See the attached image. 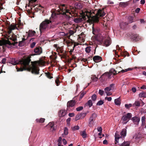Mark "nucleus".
Returning <instances> with one entry per match:
<instances>
[{
	"label": "nucleus",
	"instance_id": "41",
	"mask_svg": "<svg viewBox=\"0 0 146 146\" xmlns=\"http://www.w3.org/2000/svg\"><path fill=\"white\" fill-rule=\"evenodd\" d=\"M132 106V105L131 104H126L125 105V107L126 108H129L131 107Z\"/></svg>",
	"mask_w": 146,
	"mask_h": 146
},
{
	"label": "nucleus",
	"instance_id": "38",
	"mask_svg": "<svg viewBox=\"0 0 146 146\" xmlns=\"http://www.w3.org/2000/svg\"><path fill=\"white\" fill-rule=\"evenodd\" d=\"M96 95L95 94H94L92 96V99L93 101H95L96 100Z\"/></svg>",
	"mask_w": 146,
	"mask_h": 146
},
{
	"label": "nucleus",
	"instance_id": "2",
	"mask_svg": "<svg viewBox=\"0 0 146 146\" xmlns=\"http://www.w3.org/2000/svg\"><path fill=\"white\" fill-rule=\"evenodd\" d=\"M30 60V59L29 58L23 60L22 63L24 65V68L19 69L17 67H16L17 71H22L24 70L30 71L31 70V72L33 73L36 74H38L39 71L38 66L42 64V62L38 61L32 62L31 66H28Z\"/></svg>",
	"mask_w": 146,
	"mask_h": 146
},
{
	"label": "nucleus",
	"instance_id": "44",
	"mask_svg": "<svg viewBox=\"0 0 146 146\" xmlns=\"http://www.w3.org/2000/svg\"><path fill=\"white\" fill-rule=\"evenodd\" d=\"M83 109V107L82 106H80L76 108V110L78 111H80L82 110Z\"/></svg>",
	"mask_w": 146,
	"mask_h": 146
},
{
	"label": "nucleus",
	"instance_id": "23",
	"mask_svg": "<svg viewBox=\"0 0 146 146\" xmlns=\"http://www.w3.org/2000/svg\"><path fill=\"white\" fill-rule=\"evenodd\" d=\"M114 102L116 105L119 106L121 104V99L120 98L115 99L114 100Z\"/></svg>",
	"mask_w": 146,
	"mask_h": 146
},
{
	"label": "nucleus",
	"instance_id": "21",
	"mask_svg": "<svg viewBox=\"0 0 146 146\" xmlns=\"http://www.w3.org/2000/svg\"><path fill=\"white\" fill-rule=\"evenodd\" d=\"M93 105V102L91 100H89L85 104V106H88L89 107H91Z\"/></svg>",
	"mask_w": 146,
	"mask_h": 146
},
{
	"label": "nucleus",
	"instance_id": "17",
	"mask_svg": "<svg viewBox=\"0 0 146 146\" xmlns=\"http://www.w3.org/2000/svg\"><path fill=\"white\" fill-rule=\"evenodd\" d=\"M75 103L74 101L73 100L70 101L67 103V106L68 107H72L74 106L75 105Z\"/></svg>",
	"mask_w": 146,
	"mask_h": 146
},
{
	"label": "nucleus",
	"instance_id": "61",
	"mask_svg": "<svg viewBox=\"0 0 146 146\" xmlns=\"http://www.w3.org/2000/svg\"><path fill=\"white\" fill-rule=\"evenodd\" d=\"M103 143L104 144H106L108 143V141L106 140H105L103 141Z\"/></svg>",
	"mask_w": 146,
	"mask_h": 146
},
{
	"label": "nucleus",
	"instance_id": "48",
	"mask_svg": "<svg viewBox=\"0 0 146 146\" xmlns=\"http://www.w3.org/2000/svg\"><path fill=\"white\" fill-rule=\"evenodd\" d=\"M104 91L101 90H100L99 91V93L102 96L104 94Z\"/></svg>",
	"mask_w": 146,
	"mask_h": 146
},
{
	"label": "nucleus",
	"instance_id": "25",
	"mask_svg": "<svg viewBox=\"0 0 146 146\" xmlns=\"http://www.w3.org/2000/svg\"><path fill=\"white\" fill-rule=\"evenodd\" d=\"M133 69L132 68H129L127 69H125V70H122L120 71V70H118L119 71H117L118 73H119L120 72H121L122 73L127 72L128 71L131 70Z\"/></svg>",
	"mask_w": 146,
	"mask_h": 146
},
{
	"label": "nucleus",
	"instance_id": "45",
	"mask_svg": "<svg viewBox=\"0 0 146 146\" xmlns=\"http://www.w3.org/2000/svg\"><path fill=\"white\" fill-rule=\"evenodd\" d=\"M13 61H12L11 62V63L13 65H15L17 64L18 63L16 62L15 61V60L14 59H13Z\"/></svg>",
	"mask_w": 146,
	"mask_h": 146
},
{
	"label": "nucleus",
	"instance_id": "12",
	"mask_svg": "<svg viewBox=\"0 0 146 146\" xmlns=\"http://www.w3.org/2000/svg\"><path fill=\"white\" fill-rule=\"evenodd\" d=\"M93 60L96 62H100L102 60V58L100 56H96L93 57Z\"/></svg>",
	"mask_w": 146,
	"mask_h": 146
},
{
	"label": "nucleus",
	"instance_id": "36",
	"mask_svg": "<svg viewBox=\"0 0 146 146\" xmlns=\"http://www.w3.org/2000/svg\"><path fill=\"white\" fill-rule=\"evenodd\" d=\"M103 103V101L102 100H100L97 103L96 105L97 106H100L102 105Z\"/></svg>",
	"mask_w": 146,
	"mask_h": 146
},
{
	"label": "nucleus",
	"instance_id": "22",
	"mask_svg": "<svg viewBox=\"0 0 146 146\" xmlns=\"http://www.w3.org/2000/svg\"><path fill=\"white\" fill-rule=\"evenodd\" d=\"M57 15V14H56L55 12L52 13L51 17L50 18V21H51V22H52V19H54L56 17Z\"/></svg>",
	"mask_w": 146,
	"mask_h": 146
},
{
	"label": "nucleus",
	"instance_id": "1",
	"mask_svg": "<svg viewBox=\"0 0 146 146\" xmlns=\"http://www.w3.org/2000/svg\"><path fill=\"white\" fill-rule=\"evenodd\" d=\"M94 13L93 11H85L84 12H82V14L81 16V18H77L74 19V21L76 23H78L81 22L83 20H85L86 19V17L88 19V20L92 21L97 22L98 21L99 17H102L105 15V13L103 10L99 9L96 15L93 16L92 15V13Z\"/></svg>",
	"mask_w": 146,
	"mask_h": 146
},
{
	"label": "nucleus",
	"instance_id": "28",
	"mask_svg": "<svg viewBox=\"0 0 146 146\" xmlns=\"http://www.w3.org/2000/svg\"><path fill=\"white\" fill-rule=\"evenodd\" d=\"M117 71L115 70L113 68L111 69L110 71V72L109 73H110L111 74V75H112V74H113V75H115L116 74H117ZM112 77V76H111Z\"/></svg>",
	"mask_w": 146,
	"mask_h": 146
},
{
	"label": "nucleus",
	"instance_id": "46",
	"mask_svg": "<svg viewBox=\"0 0 146 146\" xmlns=\"http://www.w3.org/2000/svg\"><path fill=\"white\" fill-rule=\"evenodd\" d=\"M134 105L136 106H139L140 104L138 101H136L134 103Z\"/></svg>",
	"mask_w": 146,
	"mask_h": 146
},
{
	"label": "nucleus",
	"instance_id": "6",
	"mask_svg": "<svg viewBox=\"0 0 146 146\" xmlns=\"http://www.w3.org/2000/svg\"><path fill=\"white\" fill-rule=\"evenodd\" d=\"M132 116V114L130 113H128L126 115L123 116L121 118L123 124L127 123L131 117Z\"/></svg>",
	"mask_w": 146,
	"mask_h": 146
},
{
	"label": "nucleus",
	"instance_id": "34",
	"mask_svg": "<svg viewBox=\"0 0 146 146\" xmlns=\"http://www.w3.org/2000/svg\"><path fill=\"white\" fill-rule=\"evenodd\" d=\"M91 78L92 81L94 82L97 81L98 79L97 78L94 76H92Z\"/></svg>",
	"mask_w": 146,
	"mask_h": 146
},
{
	"label": "nucleus",
	"instance_id": "42",
	"mask_svg": "<svg viewBox=\"0 0 146 146\" xmlns=\"http://www.w3.org/2000/svg\"><path fill=\"white\" fill-rule=\"evenodd\" d=\"M45 74L46 76L49 79H51L52 78V77L51 76L50 74L49 73H45Z\"/></svg>",
	"mask_w": 146,
	"mask_h": 146
},
{
	"label": "nucleus",
	"instance_id": "43",
	"mask_svg": "<svg viewBox=\"0 0 146 146\" xmlns=\"http://www.w3.org/2000/svg\"><path fill=\"white\" fill-rule=\"evenodd\" d=\"M72 129L74 130H78L79 129V127L78 125L75 126L72 128Z\"/></svg>",
	"mask_w": 146,
	"mask_h": 146
},
{
	"label": "nucleus",
	"instance_id": "9",
	"mask_svg": "<svg viewBox=\"0 0 146 146\" xmlns=\"http://www.w3.org/2000/svg\"><path fill=\"white\" fill-rule=\"evenodd\" d=\"M17 28L16 26L14 25H11L8 26L7 27V31L9 34H10L12 30Z\"/></svg>",
	"mask_w": 146,
	"mask_h": 146
},
{
	"label": "nucleus",
	"instance_id": "4",
	"mask_svg": "<svg viewBox=\"0 0 146 146\" xmlns=\"http://www.w3.org/2000/svg\"><path fill=\"white\" fill-rule=\"evenodd\" d=\"M48 20H45L40 25L39 30L41 33L48 30L50 28L49 24L51 23Z\"/></svg>",
	"mask_w": 146,
	"mask_h": 146
},
{
	"label": "nucleus",
	"instance_id": "54",
	"mask_svg": "<svg viewBox=\"0 0 146 146\" xmlns=\"http://www.w3.org/2000/svg\"><path fill=\"white\" fill-rule=\"evenodd\" d=\"M6 59L5 58H4L2 60V63L3 64H5L6 62Z\"/></svg>",
	"mask_w": 146,
	"mask_h": 146
},
{
	"label": "nucleus",
	"instance_id": "15",
	"mask_svg": "<svg viewBox=\"0 0 146 146\" xmlns=\"http://www.w3.org/2000/svg\"><path fill=\"white\" fill-rule=\"evenodd\" d=\"M121 137V136H120L119 134V133L118 132H116L115 135V141L116 142L115 143L118 142L119 139Z\"/></svg>",
	"mask_w": 146,
	"mask_h": 146
},
{
	"label": "nucleus",
	"instance_id": "56",
	"mask_svg": "<svg viewBox=\"0 0 146 146\" xmlns=\"http://www.w3.org/2000/svg\"><path fill=\"white\" fill-rule=\"evenodd\" d=\"M132 90L133 92L135 93L136 92V88H132Z\"/></svg>",
	"mask_w": 146,
	"mask_h": 146
},
{
	"label": "nucleus",
	"instance_id": "64",
	"mask_svg": "<svg viewBox=\"0 0 146 146\" xmlns=\"http://www.w3.org/2000/svg\"><path fill=\"white\" fill-rule=\"evenodd\" d=\"M70 118H68V119H67V122L68 123L70 122Z\"/></svg>",
	"mask_w": 146,
	"mask_h": 146
},
{
	"label": "nucleus",
	"instance_id": "39",
	"mask_svg": "<svg viewBox=\"0 0 146 146\" xmlns=\"http://www.w3.org/2000/svg\"><path fill=\"white\" fill-rule=\"evenodd\" d=\"M76 32V31H74V30H69V33L70 35H72Z\"/></svg>",
	"mask_w": 146,
	"mask_h": 146
},
{
	"label": "nucleus",
	"instance_id": "52",
	"mask_svg": "<svg viewBox=\"0 0 146 146\" xmlns=\"http://www.w3.org/2000/svg\"><path fill=\"white\" fill-rule=\"evenodd\" d=\"M36 43L35 42H33L31 45V48H33L35 46Z\"/></svg>",
	"mask_w": 146,
	"mask_h": 146
},
{
	"label": "nucleus",
	"instance_id": "40",
	"mask_svg": "<svg viewBox=\"0 0 146 146\" xmlns=\"http://www.w3.org/2000/svg\"><path fill=\"white\" fill-rule=\"evenodd\" d=\"M145 118L144 116H143L141 118V121L142 122V124L144 125L145 123Z\"/></svg>",
	"mask_w": 146,
	"mask_h": 146
},
{
	"label": "nucleus",
	"instance_id": "16",
	"mask_svg": "<svg viewBox=\"0 0 146 146\" xmlns=\"http://www.w3.org/2000/svg\"><path fill=\"white\" fill-rule=\"evenodd\" d=\"M34 52L36 54H40L42 53V49L41 48L36 47L34 50Z\"/></svg>",
	"mask_w": 146,
	"mask_h": 146
},
{
	"label": "nucleus",
	"instance_id": "53",
	"mask_svg": "<svg viewBox=\"0 0 146 146\" xmlns=\"http://www.w3.org/2000/svg\"><path fill=\"white\" fill-rule=\"evenodd\" d=\"M140 88L142 89H146V86L145 85H143Z\"/></svg>",
	"mask_w": 146,
	"mask_h": 146
},
{
	"label": "nucleus",
	"instance_id": "20",
	"mask_svg": "<svg viewBox=\"0 0 146 146\" xmlns=\"http://www.w3.org/2000/svg\"><path fill=\"white\" fill-rule=\"evenodd\" d=\"M66 114V112L65 110H61L58 113V115L60 117L64 116Z\"/></svg>",
	"mask_w": 146,
	"mask_h": 146
},
{
	"label": "nucleus",
	"instance_id": "55",
	"mask_svg": "<svg viewBox=\"0 0 146 146\" xmlns=\"http://www.w3.org/2000/svg\"><path fill=\"white\" fill-rule=\"evenodd\" d=\"M106 94L107 96H109L111 95L112 94V93L110 92H108L107 93H106Z\"/></svg>",
	"mask_w": 146,
	"mask_h": 146
},
{
	"label": "nucleus",
	"instance_id": "58",
	"mask_svg": "<svg viewBox=\"0 0 146 146\" xmlns=\"http://www.w3.org/2000/svg\"><path fill=\"white\" fill-rule=\"evenodd\" d=\"M69 115L70 117H72L74 115V114L73 113H70L69 114Z\"/></svg>",
	"mask_w": 146,
	"mask_h": 146
},
{
	"label": "nucleus",
	"instance_id": "3",
	"mask_svg": "<svg viewBox=\"0 0 146 146\" xmlns=\"http://www.w3.org/2000/svg\"><path fill=\"white\" fill-rule=\"evenodd\" d=\"M99 29L98 28H95L93 27L92 32L93 34L95 35L96 39L98 41L101 42L103 41L105 38V35L102 36L99 33Z\"/></svg>",
	"mask_w": 146,
	"mask_h": 146
},
{
	"label": "nucleus",
	"instance_id": "13",
	"mask_svg": "<svg viewBox=\"0 0 146 146\" xmlns=\"http://www.w3.org/2000/svg\"><path fill=\"white\" fill-rule=\"evenodd\" d=\"M68 134V129L66 127H65L64 129L63 133L62 134V136L63 137H66Z\"/></svg>",
	"mask_w": 146,
	"mask_h": 146
},
{
	"label": "nucleus",
	"instance_id": "33",
	"mask_svg": "<svg viewBox=\"0 0 146 146\" xmlns=\"http://www.w3.org/2000/svg\"><path fill=\"white\" fill-rule=\"evenodd\" d=\"M119 5L123 7H125L128 5L127 2H121L119 3Z\"/></svg>",
	"mask_w": 146,
	"mask_h": 146
},
{
	"label": "nucleus",
	"instance_id": "30",
	"mask_svg": "<svg viewBox=\"0 0 146 146\" xmlns=\"http://www.w3.org/2000/svg\"><path fill=\"white\" fill-rule=\"evenodd\" d=\"M36 121L37 122L42 123L44 122L45 119L43 118H41L40 119H36Z\"/></svg>",
	"mask_w": 146,
	"mask_h": 146
},
{
	"label": "nucleus",
	"instance_id": "7",
	"mask_svg": "<svg viewBox=\"0 0 146 146\" xmlns=\"http://www.w3.org/2000/svg\"><path fill=\"white\" fill-rule=\"evenodd\" d=\"M96 116V114L93 113L90 117L89 123V125L90 127H92L94 125V121Z\"/></svg>",
	"mask_w": 146,
	"mask_h": 146
},
{
	"label": "nucleus",
	"instance_id": "63",
	"mask_svg": "<svg viewBox=\"0 0 146 146\" xmlns=\"http://www.w3.org/2000/svg\"><path fill=\"white\" fill-rule=\"evenodd\" d=\"M79 115H77L76 116V118L75 119L76 121H77L79 119Z\"/></svg>",
	"mask_w": 146,
	"mask_h": 146
},
{
	"label": "nucleus",
	"instance_id": "24",
	"mask_svg": "<svg viewBox=\"0 0 146 146\" xmlns=\"http://www.w3.org/2000/svg\"><path fill=\"white\" fill-rule=\"evenodd\" d=\"M113 84H111V85L110 87H107L104 89V90L105 93H107L108 92H110L111 89V87L113 86Z\"/></svg>",
	"mask_w": 146,
	"mask_h": 146
},
{
	"label": "nucleus",
	"instance_id": "62",
	"mask_svg": "<svg viewBox=\"0 0 146 146\" xmlns=\"http://www.w3.org/2000/svg\"><path fill=\"white\" fill-rule=\"evenodd\" d=\"M108 4H113V2L111 1H108Z\"/></svg>",
	"mask_w": 146,
	"mask_h": 146
},
{
	"label": "nucleus",
	"instance_id": "59",
	"mask_svg": "<svg viewBox=\"0 0 146 146\" xmlns=\"http://www.w3.org/2000/svg\"><path fill=\"white\" fill-rule=\"evenodd\" d=\"M145 3V0H141L140 1V3L141 4H144Z\"/></svg>",
	"mask_w": 146,
	"mask_h": 146
},
{
	"label": "nucleus",
	"instance_id": "31",
	"mask_svg": "<svg viewBox=\"0 0 146 146\" xmlns=\"http://www.w3.org/2000/svg\"><path fill=\"white\" fill-rule=\"evenodd\" d=\"M129 141H124L120 145V146H129Z\"/></svg>",
	"mask_w": 146,
	"mask_h": 146
},
{
	"label": "nucleus",
	"instance_id": "51",
	"mask_svg": "<svg viewBox=\"0 0 146 146\" xmlns=\"http://www.w3.org/2000/svg\"><path fill=\"white\" fill-rule=\"evenodd\" d=\"M97 129L98 131L102 132V129L101 127H98L97 128Z\"/></svg>",
	"mask_w": 146,
	"mask_h": 146
},
{
	"label": "nucleus",
	"instance_id": "35",
	"mask_svg": "<svg viewBox=\"0 0 146 146\" xmlns=\"http://www.w3.org/2000/svg\"><path fill=\"white\" fill-rule=\"evenodd\" d=\"M81 29L80 27L78 26H75L74 27V30L76 31V32L77 31H79L80 30V29Z\"/></svg>",
	"mask_w": 146,
	"mask_h": 146
},
{
	"label": "nucleus",
	"instance_id": "11",
	"mask_svg": "<svg viewBox=\"0 0 146 146\" xmlns=\"http://www.w3.org/2000/svg\"><path fill=\"white\" fill-rule=\"evenodd\" d=\"M131 120L133 121L134 124L136 125L138 124L140 121V119L138 117H133L131 119Z\"/></svg>",
	"mask_w": 146,
	"mask_h": 146
},
{
	"label": "nucleus",
	"instance_id": "5",
	"mask_svg": "<svg viewBox=\"0 0 146 146\" xmlns=\"http://www.w3.org/2000/svg\"><path fill=\"white\" fill-rule=\"evenodd\" d=\"M111 78V74L108 72H106L103 74L100 77V79L102 82L106 81L108 78Z\"/></svg>",
	"mask_w": 146,
	"mask_h": 146
},
{
	"label": "nucleus",
	"instance_id": "50",
	"mask_svg": "<svg viewBox=\"0 0 146 146\" xmlns=\"http://www.w3.org/2000/svg\"><path fill=\"white\" fill-rule=\"evenodd\" d=\"M105 99L108 100V101H110L112 100V98L111 97H106Z\"/></svg>",
	"mask_w": 146,
	"mask_h": 146
},
{
	"label": "nucleus",
	"instance_id": "29",
	"mask_svg": "<svg viewBox=\"0 0 146 146\" xmlns=\"http://www.w3.org/2000/svg\"><path fill=\"white\" fill-rule=\"evenodd\" d=\"M54 123L53 122H50L49 123L48 125V127H49L50 128V130H54Z\"/></svg>",
	"mask_w": 146,
	"mask_h": 146
},
{
	"label": "nucleus",
	"instance_id": "19",
	"mask_svg": "<svg viewBox=\"0 0 146 146\" xmlns=\"http://www.w3.org/2000/svg\"><path fill=\"white\" fill-rule=\"evenodd\" d=\"M35 33V31L29 30L28 33L27 37H31L33 36Z\"/></svg>",
	"mask_w": 146,
	"mask_h": 146
},
{
	"label": "nucleus",
	"instance_id": "47",
	"mask_svg": "<svg viewBox=\"0 0 146 146\" xmlns=\"http://www.w3.org/2000/svg\"><path fill=\"white\" fill-rule=\"evenodd\" d=\"M86 94L85 92L82 93L81 94L79 98L80 99H81L84 96V95Z\"/></svg>",
	"mask_w": 146,
	"mask_h": 146
},
{
	"label": "nucleus",
	"instance_id": "49",
	"mask_svg": "<svg viewBox=\"0 0 146 146\" xmlns=\"http://www.w3.org/2000/svg\"><path fill=\"white\" fill-rule=\"evenodd\" d=\"M62 141L63 142L64 145H66L67 144V141L64 139H62Z\"/></svg>",
	"mask_w": 146,
	"mask_h": 146
},
{
	"label": "nucleus",
	"instance_id": "37",
	"mask_svg": "<svg viewBox=\"0 0 146 146\" xmlns=\"http://www.w3.org/2000/svg\"><path fill=\"white\" fill-rule=\"evenodd\" d=\"M85 51L87 53H89L91 51V47H87L85 49Z\"/></svg>",
	"mask_w": 146,
	"mask_h": 146
},
{
	"label": "nucleus",
	"instance_id": "8",
	"mask_svg": "<svg viewBox=\"0 0 146 146\" xmlns=\"http://www.w3.org/2000/svg\"><path fill=\"white\" fill-rule=\"evenodd\" d=\"M11 44H12L9 40H5L3 42L0 41V46L3 45V47L6 46L8 48H9L10 47Z\"/></svg>",
	"mask_w": 146,
	"mask_h": 146
},
{
	"label": "nucleus",
	"instance_id": "26",
	"mask_svg": "<svg viewBox=\"0 0 146 146\" xmlns=\"http://www.w3.org/2000/svg\"><path fill=\"white\" fill-rule=\"evenodd\" d=\"M58 146H64L62 144V138L61 137H60L59 138L58 140Z\"/></svg>",
	"mask_w": 146,
	"mask_h": 146
},
{
	"label": "nucleus",
	"instance_id": "14",
	"mask_svg": "<svg viewBox=\"0 0 146 146\" xmlns=\"http://www.w3.org/2000/svg\"><path fill=\"white\" fill-rule=\"evenodd\" d=\"M111 41L110 40V39L109 37H107L105 40L104 42V44L106 46H109L111 44Z\"/></svg>",
	"mask_w": 146,
	"mask_h": 146
},
{
	"label": "nucleus",
	"instance_id": "10",
	"mask_svg": "<svg viewBox=\"0 0 146 146\" xmlns=\"http://www.w3.org/2000/svg\"><path fill=\"white\" fill-rule=\"evenodd\" d=\"M60 11L61 12L60 13L61 14L63 15H68L69 14H70V13L69 11V10L67 9H66L65 8L64 9H62V8H60Z\"/></svg>",
	"mask_w": 146,
	"mask_h": 146
},
{
	"label": "nucleus",
	"instance_id": "18",
	"mask_svg": "<svg viewBox=\"0 0 146 146\" xmlns=\"http://www.w3.org/2000/svg\"><path fill=\"white\" fill-rule=\"evenodd\" d=\"M127 130L125 129H123L120 133L121 137H124L126 136Z\"/></svg>",
	"mask_w": 146,
	"mask_h": 146
},
{
	"label": "nucleus",
	"instance_id": "60",
	"mask_svg": "<svg viewBox=\"0 0 146 146\" xmlns=\"http://www.w3.org/2000/svg\"><path fill=\"white\" fill-rule=\"evenodd\" d=\"M140 10V9L139 8H137L135 10V12L137 13H138Z\"/></svg>",
	"mask_w": 146,
	"mask_h": 146
},
{
	"label": "nucleus",
	"instance_id": "57",
	"mask_svg": "<svg viewBox=\"0 0 146 146\" xmlns=\"http://www.w3.org/2000/svg\"><path fill=\"white\" fill-rule=\"evenodd\" d=\"M59 80L57 79H56L55 80V82L57 86H58L59 85Z\"/></svg>",
	"mask_w": 146,
	"mask_h": 146
},
{
	"label": "nucleus",
	"instance_id": "27",
	"mask_svg": "<svg viewBox=\"0 0 146 146\" xmlns=\"http://www.w3.org/2000/svg\"><path fill=\"white\" fill-rule=\"evenodd\" d=\"M139 96L140 98H146V93L145 92H142L140 93Z\"/></svg>",
	"mask_w": 146,
	"mask_h": 146
},
{
	"label": "nucleus",
	"instance_id": "32",
	"mask_svg": "<svg viewBox=\"0 0 146 146\" xmlns=\"http://www.w3.org/2000/svg\"><path fill=\"white\" fill-rule=\"evenodd\" d=\"M80 134L83 138H85L87 137V134L85 131H81Z\"/></svg>",
	"mask_w": 146,
	"mask_h": 146
}]
</instances>
